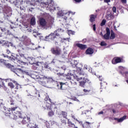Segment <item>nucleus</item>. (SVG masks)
I'll return each instance as SVG.
<instances>
[{"label":"nucleus","mask_w":128,"mask_h":128,"mask_svg":"<svg viewBox=\"0 0 128 128\" xmlns=\"http://www.w3.org/2000/svg\"><path fill=\"white\" fill-rule=\"evenodd\" d=\"M104 114V112L102 111L98 113V114Z\"/></svg>","instance_id":"57"},{"label":"nucleus","mask_w":128,"mask_h":128,"mask_svg":"<svg viewBox=\"0 0 128 128\" xmlns=\"http://www.w3.org/2000/svg\"><path fill=\"white\" fill-rule=\"evenodd\" d=\"M68 36H72L74 34L75 32L71 30H68Z\"/></svg>","instance_id":"33"},{"label":"nucleus","mask_w":128,"mask_h":128,"mask_svg":"<svg viewBox=\"0 0 128 128\" xmlns=\"http://www.w3.org/2000/svg\"><path fill=\"white\" fill-rule=\"evenodd\" d=\"M28 128H38V125H36V124H32H32H29L28 126Z\"/></svg>","instance_id":"25"},{"label":"nucleus","mask_w":128,"mask_h":128,"mask_svg":"<svg viewBox=\"0 0 128 128\" xmlns=\"http://www.w3.org/2000/svg\"><path fill=\"white\" fill-rule=\"evenodd\" d=\"M76 46L79 48H80V50H85V48H86V45H84L80 44H76Z\"/></svg>","instance_id":"15"},{"label":"nucleus","mask_w":128,"mask_h":128,"mask_svg":"<svg viewBox=\"0 0 128 128\" xmlns=\"http://www.w3.org/2000/svg\"><path fill=\"white\" fill-rule=\"evenodd\" d=\"M27 60L29 61V63L30 64H34L35 59L34 58L32 57H28Z\"/></svg>","instance_id":"17"},{"label":"nucleus","mask_w":128,"mask_h":128,"mask_svg":"<svg viewBox=\"0 0 128 128\" xmlns=\"http://www.w3.org/2000/svg\"><path fill=\"white\" fill-rule=\"evenodd\" d=\"M12 82H14V84H16V90H20V88H22V86L19 84H18V82H16V81H15L14 80H12Z\"/></svg>","instance_id":"21"},{"label":"nucleus","mask_w":128,"mask_h":128,"mask_svg":"<svg viewBox=\"0 0 128 128\" xmlns=\"http://www.w3.org/2000/svg\"><path fill=\"white\" fill-rule=\"evenodd\" d=\"M46 108L48 110V116H54V112L52 111V106L50 104H47L46 105Z\"/></svg>","instance_id":"7"},{"label":"nucleus","mask_w":128,"mask_h":128,"mask_svg":"<svg viewBox=\"0 0 128 128\" xmlns=\"http://www.w3.org/2000/svg\"><path fill=\"white\" fill-rule=\"evenodd\" d=\"M121 2L122 4H126V0H121Z\"/></svg>","instance_id":"49"},{"label":"nucleus","mask_w":128,"mask_h":128,"mask_svg":"<svg viewBox=\"0 0 128 128\" xmlns=\"http://www.w3.org/2000/svg\"><path fill=\"white\" fill-rule=\"evenodd\" d=\"M8 86L10 88H14V85L12 82H8Z\"/></svg>","instance_id":"35"},{"label":"nucleus","mask_w":128,"mask_h":128,"mask_svg":"<svg viewBox=\"0 0 128 128\" xmlns=\"http://www.w3.org/2000/svg\"><path fill=\"white\" fill-rule=\"evenodd\" d=\"M26 118H24L23 120L22 121V124H26L28 122H30V117H27V121H26Z\"/></svg>","instance_id":"28"},{"label":"nucleus","mask_w":128,"mask_h":128,"mask_svg":"<svg viewBox=\"0 0 128 128\" xmlns=\"http://www.w3.org/2000/svg\"><path fill=\"white\" fill-rule=\"evenodd\" d=\"M93 30H94V32L96 30V24L93 25Z\"/></svg>","instance_id":"53"},{"label":"nucleus","mask_w":128,"mask_h":128,"mask_svg":"<svg viewBox=\"0 0 128 128\" xmlns=\"http://www.w3.org/2000/svg\"><path fill=\"white\" fill-rule=\"evenodd\" d=\"M10 44L11 46H14V44H12V42H10Z\"/></svg>","instance_id":"60"},{"label":"nucleus","mask_w":128,"mask_h":128,"mask_svg":"<svg viewBox=\"0 0 128 128\" xmlns=\"http://www.w3.org/2000/svg\"><path fill=\"white\" fill-rule=\"evenodd\" d=\"M40 80H46L47 83L48 82H54V80H52V78H48V77L44 76V75H40Z\"/></svg>","instance_id":"11"},{"label":"nucleus","mask_w":128,"mask_h":128,"mask_svg":"<svg viewBox=\"0 0 128 128\" xmlns=\"http://www.w3.org/2000/svg\"><path fill=\"white\" fill-rule=\"evenodd\" d=\"M64 40H68V42H70V38H64Z\"/></svg>","instance_id":"59"},{"label":"nucleus","mask_w":128,"mask_h":128,"mask_svg":"<svg viewBox=\"0 0 128 128\" xmlns=\"http://www.w3.org/2000/svg\"><path fill=\"white\" fill-rule=\"evenodd\" d=\"M128 74V71H126V72H124V74H123V76H125V78H126V74Z\"/></svg>","instance_id":"52"},{"label":"nucleus","mask_w":128,"mask_h":128,"mask_svg":"<svg viewBox=\"0 0 128 128\" xmlns=\"http://www.w3.org/2000/svg\"><path fill=\"white\" fill-rule=\"evenodd\" d=\"M62 122L63 124H66V120H62Z\"/></svg>","instance_id":"63"},{"label":"nucleus","mask_w":128,"mask_h":128,"mask_svg":"<svg viewBox=\"0 0 128 128\" xmlns=\"http://www.w3.org/2000/svg\"><path fill=\"white\" fill-rule=\"evenodd\" d=\"M100 46H106V43L104 41H102L100 42Z\"/></svg>","instance_id":"40"},{"label":"nucleus","mask_w":128,"mask_h":128,"mask_svg":"<svg viewBox=\"0 0 128 128\" xmlns=\"http://www.w3.org/2000/svg\"><path fill=\"white\" fill-rule=\"evenodd\" d=\"M48 124H50V123H48V122H46V124L47 126H50V124L48 125Z\"/></svg>","instance_id":"61"},{"label":"nucleus","mask_w":128,"mask_h":128,"mask_svg":"<svg viewBox=\"0 0 128 128\" xmlns=\"http://www.w3.org/2000/svg\"><path fill=\"white\" fill-rule=\"evenodd\" d=\"M62 29H58L56 32H54V33H51L49 35V38L50 40H54L56 38V36H58L60 34H62Z\"/></svg>","instance_id":"5"},{"label":"nucleus","mask_w":128,"mask_h":128,"mask_svg":"<svg viewBox=\"0 0 128 128\" xmlns=\"http://www.w3.org/2000/svg\"><path fill=\"white\" fill-rule=\"evenodd\" d=\"M36 35L34 34V36H35V38H40V40H42V34H38V32H36Z\"/></svg>","instance_id":"30"},{"label":"nucleus","mask_w":128,"mask_h":128,"mask_svg":"<svg viewBox=\"0 0 128 128\" xmlns=\"http://www.w3.org/2000/svg\"><path fill=\"white\" fill-rule=\"evenodd\" d=\"M40 24L41 28H44L46 26V21L44 18H40Z\"/></svg>","instance_id":"10"},{"label":"nucleus","mask_w":128,"mask_h":128,"mask_svg":"<svg viewBox=\"0 0 128 128\" xmlns=\"http://www.w3.org/2000/svg\"><path fill=\"white\" fill-rule=\"evenodd\" d=\"M66 78L68 80H72V76H67Z\"/></svg>","instance_id":"54"},{"label":"nucleus","mask_w":128,"mask_h":128,"mask_svg":"<svg viewBox=\"0 0 128 128\" xmlns=\"http://www.w3.org/2000/svg\"><path fill=\"white\" fill-rule=\"evenodd\" d=\"M106 20H103L100 24L101 26H104V24H106Z\"/></svg>","instance_id":"39"},{"label":"nucleus","mask_w":128,"mask_h":128,"mask_svg":"<svg viewBox=\"0 0 128 128\" xmlns=\"http://www.w3.org/2000/svg\"><path fill=\"white\" fill-rule=\"evenodd\" d=\"M100 36H102V38H104V35L102 34V32H100Z\"/></svg>","instance_id":"62"},{"label":"nucleus","mask_w":128,"mask_h":128,"mask_svg":"<svg viewBox=\"0 0 128 128\" xmlns=\"http://www.w3.org/2000/svg\"><path fill=\"white\" fill-rule=\"evenodd\" d=\"M84 92H86V94H88V92H90V90H86L84 89Z\"/></svg>","instance_id":"43"},{"label":"nucleus","mask_w":128,"mask_h":128,"mask_svg":"<svg viewBox=\"0 0 128 128\" xmlns=\"http://www.w3.org/2000/svg\"><path fill=\"white\" fill-rule=\"evenodd\" d=\"M112 12H108L106 15V18H107V20H112Z\"/></svg>","instance_id":"19"},{"label":"nucleus","mask_w":128,"mask_h":128,"mask_svg":"<svg viewBox=\"0 0 128 128\" xmlns=\"http://www.w3.org/2000/svg\"><path fill=\"white\" fill-rule=\"evenodd\" d=\"M90 122H86L84 123V126H90Z\"/></svg>","instance_id":"44"},{"label":"nucleus","mask_w":128,"mask_h":128,"mask_svg":"<svg viewBox=\"0 0 128 128\" xmlns=\"http://www.w3.org/2000/svg\"><path fill=\"white\" fill-rule=\"evenodd\" d=\"M6 82H12L11 79H6L5 80Z\"/></svg>","instance_id":"56"},{"label":"nucleus","mask_w":128,"mask_h":128,"mask_svg":"<svg viewBox=\"0 0 128 128\" xmlns=\"http://www.w3.org/2000/svg\"><path fill=\"white\" fill-rule=\"evenodd\" d=\"M122 62V59L120 57H115L112 60V64H120Z\"/></svg>","instance_id":"9"},{"label":"nucleus","mask_w":128,"mask_h":128,"mask_svg":"<svg viewBox=\"0 0 128 128\" xmlns=\"http://www.w3.org/2000/svg\"><path fill=\"white\" fill-rule=\"evenodd\" d=\"M72 100H75L76 102H80V100H78V98H76V97H72Z\"/></svg>","instance_id":"42"},{"label":"nucleus","mask_w":128,"mask_h":128,"mask_svg":"<svg viewBox=\"0 0 128 128\" xmlns=\"http://www.w3.org/2000/svg\"><path fill=\"white\" fill-rule=\"evenodd\" d=\"M30 24L32 26H34V24H36V18L34 17L31 18Z\"/></svg>","instance_id":"29"},{"label":"nucleus","mask_w":128,"mask_h":128,"mask_svg":"<svg viewBox=\"0 0 128 128\" xmlns=\"http://www.w3.org/2000/svg\"><path fill=\"white\" fill-rule=\"evenodd\" d=\"M34 66H42V63L40 62H37L36 63H34L33 66L32 67L34 70H36V67Z\"/></svg>","instance_id":"14"},{"label":"nucleus","mask_w":128,"mask_h":128,"mask_svg":"<svg viewBox=\"0 0 128 128\" xmlns=\"http://www.w3.org/2000/svg\"><path fill=\"white\" fill-rule=\"evenodd\" d=\"M30 46H33L32 47V50H38V48L34 46V44L32 43L30 44Z\"/></svg>","instance_id":"41"},{"label":"nucleus","mask_w":128,"mask_h":128,"mask_svg":"<svg viewBox=\"0 0 128 128\" xmlns=\"http://www.w3.org/2000/svg\"><path fill=\"white\" fill-rule=\"evenodd\" d=\"M84 70H88L89 72H92V68H90V66L85 65L84 66Z\"/></svg>","instance_id":"31"},{"label":"nucleus","mask_w":128,"mask_h":128,"mask_svg":"<svg viewBox=\"0 0 128 128\" xmlns=\"http://www.w3.org/2000/svg\"><path fill=\"white\" fill-rule=\"evenodd\" d=\"M112 12H113L114 13L116 12V6H114L112 8Z\"/></svg>","instance_id":"46"},{"label":"nucleus","mask_w":128,"mask_h":128,"mask_svg":"<svg viewBox=\"0 0 128 128\" xmlns=\"http://www.w3.org/2000/svg\"><path fill=\"white\" fill-rule=\"evenodd\" d=\"M118 70H119L120 72H121V74H122V72H124V70H126V68L124 67H122V66H118Z\"/></svg>","instance_id":"27"},{"label":"nucleus","mask_w":128,"mask_h":128,"mask_svg":"<svg viewBox=\"0 0 128 128\" xmlns=\"http://www.w3.org/2000/svg\"><path fill=\"white\" fill-rule=\"evenodd\" d=\"M96 16L92 14L90 16V22H94V20H96Z\"/></svg>","instance_id":"23"},{"label":"nucleus","mask_w":128,"mask_h":128,"mask_svg":"<svg viewBox=\"0 0 128 128\" xmlns=\"http://www.w3.org/2000/svg\"><path fill=\"white\" fill-rule=\"evenodd\" d=\"M76 2H82V0H74Z\"/></svg>","instance_id":"58"},{"label":"nucleus","mask_w":128,"mask_h":128,"mask_svg":"<svg viewBox=\"0 0 128 128\" xmlns=\"http://www.w3.org/2000/svg\"><path fill=\"white\" fill-rule=\"evenodd\" d=\"M104 2H106V4H108V2H110V0H104Z\"/></svg>","instance_id":"50"},{"label":"nucleus","mask_w":128,"mask_h":128,"mask_svg":"<svg viewBox=\"0 0 128 128\" xmlns=\"http://www.w3.org/2000/svg\"><path fill=\"white\" fill-rule=\"evenodd\" d=\"M70 12L66 10H61L57 13L58 16H65L63 18L64 24L65 26L68 24L70 22H72V18L70 16Z\"/></svg>","instance_id":"3"},{"label":"nucleus","mask_w":128,"mask_h":128,"mask_svg":"<svg viewBox=\"0 0 128 128\" xmlns=\"http://www.w3.org/2000/svg\"><path fill=\"white\" fill-rule=\"evenodd\" d=\"M70 64L72 68H76V70L74 74L72 76L77 82H79L80 86H84L86 82V78L80 76H84V72L82 71V64H78L77 60H72Z\"/></svg>","instance_id":"1"},{"label":"nucleus","mask_w":128,"mask_h":128,"mask_svg":"<svg viewBox=\"0 0 128 128\" xmlns=\"http://www.w3.org/2000/svg\"><path fill=\"white\" fill-rule=\"evenodd\" d=\"M18 108V107H14L12 108H6V107L4 108V110H5V114L6 116H10V118H12V120H16L18 118H22V114H20V112H17L16 113L15 110Z\"/></svg>","instance_id":"2"},{"label":"nucleus","mask_w":128,"mask_h":128,"mask_svg":"<svg viewBox=\"0 0 128 128\" xmlns=\"http://www.w3.org/2000/svg\"><path fill=\"white\" fill-rule=\"evenodd\" d=\"M58 114L60 118L63 116L64 118H66V116H68V114L66 112H62V114Z\"/></svg>","instance_id":"20"},{"label":"nucleus","mask_w":128,"mask_h":128,"mask_svg":"<svg viewBox=\"0 0 128 128\" xmlns=\"http://www.w3.org/2000/svg\"><path fill=\"white\" fill-rule=\"evenodd\" d=\"M126 116H124L120 118H114V120H117L118 122H124V120L126 119Z\"/></svg>","instance_id":"16"},{"label":"nucleus","mask_w":128,"mask_h":128,"mask_svg":"<svg viewBox=\"0 0 128 128\" xmlns=\"http://www.w3.org/2000/svg\"><path fill=\"white\" fill-rule=\"evenodd\" d=\"M6 34H8L9 36H12V32H10V30H8L7 32H6Z\"/></svg>","instance_id":"47"},{"label":"nucleus","mask_w":128,"mask_h":128,"mask_svg":"<svg viewBox=\"0 0 128 128\" xmlns=\"http://www.w3.org/2000/svg\"><path fill=\"white\" fill-rule=\"evenodd\" d=\"M2 84H0V88H4V90H6V86H4V82H2Z\"/></svg>","instance_id":"36"},{"label":"nucleus","mask_w":128,"mask_h":128,"mask_svg":"<svg viewBox=\"0 0 128 128\" xmlns=\"http://www.w3.org/2000/svg\"><path fill=\"white\" fill-rule=\"evenodd\" d=\"M8 102H9L11 106L14 104V99H12V97H10L8 98Z\"/></svg>","instance_id":"24"},{"label":"nucleus","mask_w":128,"mask_h":128,"mask_svg":"<svg viewBox=\"0 0 128 128\" xmlns=\"http://www.w3.org/2000/svg\"><path fill=\"white\" fill-rule=\"evenodd\" d=\"M2 56L4 58H9V59L10 58V57L8 56H6L4 54H3Z\"/></svg>","instance_id":"51"},{"label":"nucleus","mask_w":128,"mask_h":128,"mask_svg":"<svg viewBox=\"0 0 128 128\" xmlns=\"http://www.w3.org/2000/svg\"><path fill=\"white\" fill-rule=\"evenodd\" d=\"M66 84L62 82H60V85H58V86H60L58 88L59 90H64V88H66Z\"/></svg>","instance_id":"18"},{"label":"nucleus","mask_w":128,"mask_h":128,"mask_svg":"<svg viewBox=\"0 0 128 128\" xmlns=\"http://www.w3.org/2000/svg\"><path fill=\"white\" fill-rule=\"evenodd\" d=\"M86 54H94V50L89 48L86 50Z\"/></svg>","instance_id":"22"},{"label":"nucleus","mask_w":128,"mask_h":128,"mask_svg":"<svg viewBox=\"0 0 128 128\" xmlns=\"http://www.w3.org/2000/svg\"><path fill=\"white\" fill-rule=\"evenodd\" d=\"M51 52L53 54H56V56H60L62 52L60 48H52L51 49Z\"/></svg>","instance_id":"8"},{"label":"nucleus","mask_w":128,"mask_h":128,"mask_svg":"<svg viewBox=\"0 0 128 128\" xmlns=\"http://www.w3.org/2000/svg\"><path fill=\"white\" fill-rule=\"evenodd\" d=\"M68 124L70 126H72V128H74L75 126V124H74L72 122H70V120H68Z\"/></svg>","instance_id":"38"},{"label":"nucleus","mask_w":128,"mask_h":128,"mask_svg":"<svg viewBox=\"0 0 128 128\" xmlns=\"http://www.w3.org/2000/svg\"><path fill=\"white\" fill-rule=\"evenodd\" d=\"M118 70H119L120 72H121V74H122V72H124V70H126V68L124 67H122V66H118Z\"/></svg>","instance_id":"26"},{"label":"nucleus","mask_w":128,"mask_h":128,"mask_svg":"<svg viewBox=\"0 0 128 128\" xmlns=\"http://www.w3.org/2000/svg\"><path fill=\"white\" fill-rule=\"evenodd\" d=\"M51 124H52L51 126H52V124H56V126H58V122L54 121L52 122Z\"/></svg>","instance_id":"45"},{"label":"nucleus","mask_w":128,"mask_h":128,"mask_svg":"<svg viewBox=\"0 0 128 128\" xmlns=\"http://www.w3.org/2000/svg\"><path fill=\"white\" fill-rule=\"evenodd\" d=\"M12 70V72H15V74H17L18 76H20V74H27V76H31V78H34V80H36V78L34 76V74L30 75V72H26L22 70L20 68H17L14 69Z\"/></svg>","instance_id":"4"},{"label":"nucleus","mask_w":128,"mask_h":128,"mask_svg":"<svg viewBox=\"0 0 128 128\" xmlns=\"http://www.w3.org/2000/svg\"><path fill=\"white\" fill-rule=\"evenodd\" d=\"M8 44V42L6 41V40H1V44L2 46H6Z\"/></svg>","instance_id":"34"},{"label":"nucleus","mask_w":128,"mask_h":128,"mask_svg":"<svg viewBox=\"0 0 128 128\" xmlns=\"http://www.w3.org/2000/svg\"><path fill=\"white\" fill-rule=\"evenodd\" d=\"M14 62H17L18 66H21V68H24V66H26V62H24L20 60H18V59L14 60Z\"/></svg>","instance_id":"12"},{"label":"nucleus","mask_w":128,"mask_h":128,"mask_svg":"<svg viewBox=\"0 0 128 128\" xmlns=\"http://www.w3.org/2000/svg\"><path fill=\"white\" fill-rule=\"evenodd\" d=\"M48 38H50V35H48V36H46L45 37V38L44 39V40H48Z\"/></svg>","instance_id":"48"},{"label":"nucleus","mask_w":128,"mask_h":128,"mask_svg":"<svg viewBox=\"0 0 128 128\" xmlns=\"http://www.w3.org/2000/svg\"><path fill=\"white\" fill-rule=\"evenodd\" d=\"M36 80L38 82V84H40L41 86H45L46 88H48V82L46 80H42L40 78V76L38 77L36 76Z\"/></svg>","instance_id":"6"},{"label":"nucleus","mask_w":128,"mask_h":128,"mask_svg":"<svg viewBox=\"0 0 128 128\" xmlns=\"http://www.w3.org/2000/svg\"><path fill=\"white\" fill-rule=\"evenodd\" d=\"M5 65L7 68H14V66H12L10 64H5Z\"/></svg>","instance_id":"37"},{"label":"nucleus","mask_w":128,"mask_h":128,"mask_svg":"<svg viewBox=\"0 0 128 128\" xmlns=\"http://www.w3.org/2000/svg\"><path fill=\"white\" fill-rule=\"evenodd\" d=\"M106 33L103 36L104 40L110 39V28H106Z\"/></svg>","instance_id":"13"},{"label":"nucleus","mask_w":128,"mask_h":128,"mask_svg":"<svg viewBox=\"0 0 128 128\" xmlns=\"http://www.w3.org/2000/svg\"><path fill=\"white\" fill-rule=\"evenodd\" d=\"M98 76V78H99V80H100L102 81V80H104L102 78L100 79V78H102V76Z\"/></svg>","instance_id":"55"},{"label":"nucleus","mask_w":128,"mask_h":128,"mask_svg":"<svg viewBox=\"0 0 128 128\" xmlns=\"http://www.w3.org/2000/svg\"><path fill=\"white\" fill-rule=\"evenodd\" d=\"M114 38H116V34L112 31L110 38V40H114Z\"/></svg>","instance_id":"32"},{"label":"nucleus","mask_w":128,"mask_h":128,"mask_svg":"<svg viewBox=\"0 0 128 128\" xmlns=\"http://www.w3.org/2000/svg\"><path fill=\"white\" fill-rule=\"evenodd\" d=\"M6 52H7V54H10V50H6Z\"/></svg>","instance_id":"64"}]
</instances>
